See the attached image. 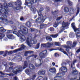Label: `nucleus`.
Returning a JSON list of instances; mask_svg holds the SVG:
<instances>
[{
	"label": "nucleus",
	"mask_w": 80,
	"mask_h": 80,
	"mask_svg": "<svg viewBox=\"0 0 80 80\" xmlns=\"http://www.w3.org/2000/svg\"><path fill=\"white\" fill-rule=\"evenodd\" d=\"M13 64V62H10L9 63V65H10V67L9 68V70H14V68L12 66Z\"/></svg>",
	"instance_id": "obj_17"
},
{
	"label": "nucleus",
	"mask_w": 80,
	"mask_h": 80,
	"mask_svg": "<svg viewBox=\"0 0 80 80\" xmlns=\"http://www.w3.org/2000/svg\"><path fill=\"white\" fill-rule=\"evenodd\" d=\"M68 3L70 6H72L73 5V3L70 1H68Z\"/></svg>",
	"instance_id": "obj_42"
},
{
	"label": "nucleus",
	"mask_w": 80,
	"mask_h": 80,
	"mask_svg": "<svg viewBox=\"0 0 80 80\" xmlns=\"http://www.w3.org/2000/svg\"><path fill=\"white\" fill-rule=\"evenodd\" d=\"M0 8H2L0 9V22L2 23L5 22V23H8V21L7 19V15H8V8L5 6L4 3L3 5L0 3Z\"/></svg>",
	"instance_id": "obj_1"
},
{
	"label": "nucleus",
	"mask_w": 80,
	"mask_h": 80,
	"mask_svg": "<svg viewBox=\"0 0 80 80\" xmlns=\"http://www.w3.org/2000/svg\"><path fill=\"white\" fill-rule=\"evenodd\" d=\"M53 50H55V49H51L49 50L50 52H52V51H53Z\"/></svg>",
	"instance_id": "obj_51"
},
{
	"label": "nucleus",
	"mask_w": 80,
	"mask_h": 80,
	"mask_svg": "<svg viewBox=\"0 0 80 80\" xmlns=\"http://www.w3.org/2000/svg\"><path fill=\"white\" fill-rule=\"evenodd\" d=\"M29 68L31 69H27L25 71V72L27 75H30V74L32 73V70H33L35 69V67L32 64H29Z\"/></svg>",
	"instance_id": "obj_7"
},
{
	"label": "nucleus",
	"mask_w": 80,
	"mask_h": 80,
	"mask_svg": "<svg viewBox=\"0 0 80 80\" xmlns=\"http://www.w3.org/2000/svg\"><path fill=\"white\" fill-rule=\"evenodd\" d=\"M37 55H32V56L28 57V58H27V59H29V58H30V57H33V58H35L36 57H37Z\"/></svg>",
	"instance_id": "obj_30"
},
{
	"label": "nucleus",
	"mask_w": 80,
	"mask_h": 80,
	"mask_svg": "<svg viewBox=\"0 0 80 80\" xmlns=\"http://www.w3.org/2000/svg\"><path fill=\"white\" fill-rule=\"evenodd\" d=\"M58 49L60 51H61V52H63V53L64 54L66 55L67 56H68V54L67 53V52H66L64 51V49L60 48H58Z\"/></svg>",
	"instance_id": "obj_15"
},
{
	"label": "nucleus",
	"mask_w": 80,
	"mask_h": 80,
	"mask_svg": "<svg viewBox=\"0 0 80 80\" xmlns=\"http://www.w3.org/2000/svg\"><path fill=\"white\" fill-rule=\"evenodd\" d=\"M45 70H41V75H45Z\"/></svg>",
	"instance_id": "obj_38"
},
{
	"label": "nucleus",
	"mask_w": 80,
	"mask_h": 80,
	"mask_svg": "<svg viewBox=\"0 0 80 80\" xmlns=\"http://www.w3.org/2000/svg\"><path fill=\"white\" fill-rule=\"evenodd\" d=\"M27 66H28L27 62V61L24 62L23 68H24H24H25L26 67H27Z\"/></svg>",
	"instance_id": "obj_24"
},
{
	"label": "nucleus",
	"mask_w": 80,
	"mask_h": 80,
	"mask_svg": "<svg viewBox=\"0 0 80 80\" xmlns=\"http://www.w3.org/2000/svg\"><path fill=\"white\" fill-rule=\"evenodd\" d=\"M76 60H74L72 62V65H71L72 68H73V66H74L75 63H76Z\"/></svg>",
	"instance_id": "obj_32"
},
{
	"label": "nucleus",
	"mask_w": 80,
	"mask_h": 80,
	"mask_svg": "<svg viewBox=\"0 0 80 80\" xmlns=\"http://www.w3.org/2000/svg\"><path fill=\"white\" fill-rule=\"evenodd\" d=\"M49 71L52 73H54L56 72V69L54 68H51L50 69Z\"/></svg>",
	"instance_id": "obj_19"
},
{
	"label": "nucleus",
	"mask_w": 80,
	"mask_h": 80,
	"mask_svg": "<svg viewBox=\"0 0 80 80\" xmlns=\"http://www.w3.org/2000/svg\"><path fill=\"white\" fill-rule=\"evenodd\" d=\"M0 73L1 74V75H5V74L4 73H3V72H0Z\"/></svg>",
	"instance_id": "obj_56"
},
{
	"label": "nucleus",
	"mask_w": 80,
	"mask_h": 80,
	"mask_svg": "<svg viewBox=\"0 0 80 80\" xmlns=\"http://www.w3.org/2000/svg\"><path fill=\"white\" fill-rule=\"evenodd\" d=\"M66 43L67 45H63L62 46V47L66 48H70V49H71L72 48V42L71 41H68Z\"/></svg>",
	"instance_id": "obj_9"
},
{
	"label": "nucleus",
	"mask_w": 80,
	"mask_h": 80,
	"mask_svg": "<svg viewBox=\"0 0 80 80\" xmlns=\"http://www.w3.org/2000/svg\"><path fill=\"white\" fill-rule=\"evenodd\" d=\"M4 53V52L3 51H1L0 52V55H2Z\"/></svg>",
	"instance_id": "obj_53"
},
{
	"label": "nucleus",
	"mask_w": 80,
	"mask_h": 80,
	"mask_svg": "<svg viewBox=\"0 0 80 80\" xmlns=\"http://www.w3.org/2000/svg\"><path fill=\"white\" fill-rule=\"evenodd\" d=\"M38 75H42V72L41 70L39 71L38 72Z\"/></svg>",
	"instance_id": "obj_46"
},
{
	"label": "nucleus",
	"mask_w": 80,
	"mask_h": 80,
	"mask_svg": "<svg viewBox=\"0 0 80 80\" xmlns=\"http://www.w3.org/2000/svg\"><path fill=\"white\" fill-rule=\"evenodd\" d=\"M4 41H6L7 42V41H8V39H7V38H5L4 39Z\"/></svg>",
	"instance_id": "obj_57"
},
{
	"label": "nucleus",
	"mask_w": 80,
	"mask_h": 80,
	"mask_svg": "<svg viewBox=\"0 0 80 80\" xmlns=\"http://www.w3.org/2000/svg\"><path fill=\"white\" fill-rule=\"evenodd\" d=\"M6 75L9 76H13V75H14V74L13 73L6 74Z\"/></svg>",
	"instance_id": "obj_45"
},
{
	"label": "nucleus",
	"mask_w": 80,
	"mask_h": 80,
	"mask_svg": "<svg viewBox=\"0 0 80 80\" xmlns=\"http://www.w3.org/2000/svg\"><path fill=\"white\" fill-rule=\"evenodd\" d=\"M33 52L32 51H26L25 52V53H32Z\"/></svg>",
	"instance_id": "obj_39"
},
{
	"label": "nucleus",
	"mask_w": 80,
	"mask_h": 80,
	"mask_svg": "<svg viewBox=\"0 0 80 80\" xmlns=\"http://www.w3.org/2000/svg\"><path fill=\"white\" fill-rule=\"evenodd\" d=\"M17 59H18V61H20V60H22V58H21V57H20V58H18Z\"/></svg>",
	"instance_id": "obj_55"
},
{
	"label": "nucleus",
	"mask_w": 80,
	"mask_h": 80,
	"mask_svg": "<svg viewBox=\"0 0 80 80\" xmlns=\"http://www.w3.org/2000/svg\"><path fill=\"white\" fill-rule=\"evenodd\" d=\"M74 32L75 33L76 36L77 38H79L80 37V28H77L75 27V24L73 22L71 24Z\"/></svg>",
	"instance_id": "obj_6"
},
{
	"label": "nucleus",
	"mask_w": 80,
	"mask_h": 80,
	"mask_svg": "<svg viewBox=\"0 0 80 80\" xmlns=\"http://www.w3.org/2000/svg\"><path fill=\"white\" fill-rule=\"evenodd\" d=\"M26 26L28 27H31V23L29 22H27L25 24Z\"/></svg>",
	"instance_id": "obj_22"
},
{
	"label": "nucleus",
	"mask_w": 80,
	"mask_h": 80,
	"mask_svg": "<svg viewBox=\"0 0 80 80\" xmlns=\"http://www.w3.org/2000/svg\"><path fill=\"white\" fill-rule=\"evenodd\" d=\"M13 29H14V30H16V28H16V27H15V26H14V27H13Z\"/></svg>",
	"instance_id": "obj_64"
},
{
	"label": "nucleus",
	"mask_w": 80,
	"mask_h": 80,
	"mask_svg": "<svg viewBox=\"0 0 80 80\" xmlns=\"http://www.w3.org/2000/svg\"><path fill=\"white\" fill-rule=\"evenodd\" d=\"M45 25H46V24H41L40 25V28H43L45 27Z\"/></svg>",
	"instance_id": "obj_34"
},
{
	"label": "nucleus",
	"mask_w": 80,
	"mask_h": 80,
	"mask_svg": "<svg viewBox=\"0 0 80 80\" xmlns=\"http://www.w3.org/2000/svg\"><path fill=\"white\" fill-rule=\"evenodd\" d=\"M20 29L21 31H18V32H17L16 31H14L13 32V33H15L18 36V37H20L21 35H23V34H27L28 33V28L25 27L23 26H21L20 27Z\"/></svg>",
	"instance_id": "obj_3"
},
{
	"label": "nucleus",
	"mask_w": 80,
	"mask_h": 80,
	"mask_svg": "<svg viewBox=\"0 0 80 80\" xmlns=\"http://www.w3.org/2000/svg\"><path fill=\"white\" fill-rule=\"evenodd\" d=\"M67 62L69 64L70 63V61H68V60H67Z\"/></svg>",
	"instance_id": "obj_61"
},
{
	"label": "nucleus",
	"mask_w": 80,
	"mask_h": 80,
	"mask_svg": "<svg viewBox=\"0 0 80 80\" xmlns=\"http://www.w3.org/2000/svg\"><path fill=\"white\" fill-rule=\"evenodd\" d=\"M38 15L39 16V17L37 18L36 19V21H38V20H41L42 22H43L44 21H45V18H46V17L45 16L43 17V15L40 12H39L38 11Z\"/></svg>",
	"instance_id": "obj_8"
},
{
	"label": "nucleus",
	"mask_w": 80,
	"mask_h": 80,
	"mask_svg": "<svg viewBox=\"0 0 80 80\" xmlns=\"http://www.w3.org/2000/svg\"><path fill=\"white\" fill-rule=\"evenodd\" d=\"M58 10L54 11L53 13L52 12V14H53V15H56L58 14Z\"/></svg>",
	"instance_id": "obj_37"
},
{
	"label": "nucleus",
	"mask_w": 80,
	"mask_h": 80,
	"mask_svg": "<svg viewBox=\"0 0 80 80\" xmlns=\"http://www.w3.org/2000/svg\"><path fill=\"white\" fill-rule=\"evenodd\" d=\"M55 57H57V56H59V54L58 53H55Z\"/></svg>",
	"instance_id": "obj_50"
},
{
	"label": "nucleus",
	"mask_w": 80,
	"mask_h": 80,
	"mask_svg": "<svg viewBox=\"0 0 80 80\" xmlns=\"http://www.w3.org/2000/svg\"><path fill=\"white\" fill-rule=\"evenodd\" d=\"M55 45L56 46H59L60 45V43L55 42Z\"/></svg>",
	"instance_id": "obj_41"
},
{
	"label": "nucleus",
	"mask_w": 80,
	"mask_h": 80,
	"mask_svg": "<svg viewBox=\"0 0 80 80\" xmlns=\"http://www.w3.org/2000/svg\"><path fill=\"white\" fill-rule=\"evenodd\" d=\"M3 80H8V79L7 78H4Z\"/></svg>",
	"instance_id": "obj_63"
},
{
	"label": "nucleus",
	"mask_w": 80,
	"mask_h": 80,
	"mask_svg": "<svg viewBox=\"0 0 80 80\" xmlns=\"http://www.w3.org/2000/svg\"><path fill=\"white\" fill-rule=\"evenodd\" d=\"M77 41H74L72 44V48H73V47H75L76 45H77Z\"/></svg>",
	"instance_id": "obj_29"
},
{
	"label": "nucleus",
	"mask_w": 80,
	"mask_h": 80,
	"mask_svg": "<svg viewBox=\"0 0 80 80\" xmlns=\"http://www.w3.org/2000/svg\"><path fill=\"white\" fill-rule=\"evenodd\" d=\"M58 25V22H56L53 25L54 27H55L56 28V27H57V26Z\"/></svg>",
	"instance_id": "obj_35"
},
{
	"label": "nucleus",
	"mask_w": 80,
	"mask_h": 80,
	"mask_svg": "<svg viewBox=\"0 0 80 80\" xmlns=\"http://www.w3.org/2000/svg\"><path fill=\"white\" fill-rule=\"evenodd\" d=\"M41 47L42 48H44V47H47V45L46 44L42 43V44L41 45Z\"/></svg>",
	"instance_id": "obj_33"
},
{
	"label": "nucleus",
	"mask_w": 80,
	"mask_h": 80,
	"mask_svg": "<svg viewBox=\"0 0 80 80\" xmlns=\"http://www.w3.org/2000/svg\"><path fill=\"white\" fill-rule=\"evenodd\" d=\"M64 11L65 12H66V13H68L69 12V9L68 8H64Z\"/></svg>",
	"instance_id": "obj_28"
},
{
	"label": "nucleus",
	"mask_w": 80,
	"mask_h": 80,
	"mask_svg": "<svg viewBox=\"0 0 80 80\" xmlns=\"http://www.w3.org/2000/svg\"><path fill=\"white\" fill-rule=\"evenodd\" d=\"M47 50H45L39 53V57L40 58H38V59H39L40 62V64H38L37 63H36L35 64V65L36 67H40V65H41L42 64V58H45L46 56H47Z\"/></svg>",
	"instance_id": "obj_5"
},
{
	"label": "nucleus",
	"mask_w": 80,
	"mask_h": 80,
	"mask_svg": "<svg viewBox=\"0 0 80 80\" xmlns=\"http://www.w3.org/2000/svg\"><path fill=\"white\" fill-rule=\"evenodd\" d=\"M80 12V8L78 7V10L77 11V12L76 13V15H77L79 13V12Z\"/></svg>",
	"instance_id": "obj_43"
},
{
	"label": "nucleus",
	"mask_w": 80,
	"mask_h": 80,
	"mask_svg": "<svg viewBox=\"0 0 80 80\" xmlns=\"http://www.w3.org/2000/svg\"><path fill=\"white\" fill-rule=\"evenodd\" d=\"M70 13L71 14H72L73 13V9L72 8H71L70 9Z\"/></svg>",
	"instance_id": "obj_40"
},
{
	"label": "nucleus",
	"mask_w": 80,
	"mask_h": 80,
	"mask_svg": "<svg viewBox=\"0 0 80 80\" xmlns=\"http://www.w3.org/2000/svg\"><path fill=\"white\" fill-rule=\"evenodd\" d=\"M25 48V46H24V45L22 44L21 45V47L20 48L18 49H16L13 51L14 53H16V52H17L18 51H21V50H23L24 48Z\"/></svg>",
	"instance_id": "obj_13"
},
{
	"label": "nucleus",
	"mask_w": 80,
	"mask_h": 80,
	"mask_svg": "<svg viewBox=\"0 0 80 80\" xmlns=\"http://www.w3.org/2000/svg\"><path fill=\"white\" fill-rule=\"evenodd\" d=\"M22 72V68L20 67V65H18L17 67L16 68V71H13L12 73H15V74H17V72L20 73Z\"/></svg>",
	"instance_id": "obj_10"
},
{
	"label": "nucleus",
	"mask_w": 80,
	"mask_h": 80,
	"mask_svg": "<svg viewBox=\"0 0 80 80\" xmlns=\"http://www.w3.org/2000/svg\"><path fill=\"white\" fill-rule=\"evenodd\" d=\"M30 29L31 31V32H33V29H32V28H30Z\"/></svg>",
	"instance_id": "obj_62"
},
{
	"label": "nucleus",
	"mask_w": 80,
	"mask_h": 80,
	"mask_svg": "<svg viewBox=\"0 0 80 80\" xmlns=\"http://www.w3.org/2000/svg\"><path fill=\"white\" fill-rule=\"evenodd\" d=\"M12 31L7 30V33H12Z\"/></svg>",
	"instance_id": "obj_47"
},
{
	"label": "nucleus",
	"mask_w": 80,
	"mask_h": 80,
	"mask_svg": "<svg viewBox=\"0 0 80 80\" xmlns=\"http://www.w3.org/2000/svg\"><path fill=\"white\" fill-rule=\"evenodd\" d=\"M74 35H75L73 32H70L69 34V37L70 38H73V37H74Z\"/></svg>",
	"instance_id": "obj_26"
},
{
	"label": "nucleus",
	"mask_w": 80,
	"mask_h": 80,
	"mask_svg": "<svg viewBox=\"0 0 80 80\" xmlns=\"http://www.w3.org/2000/svg\"><path fill=\"white\" fill-rule=\"evenodd\" d=\"M61 70L64 73H58L56 77L54 78V80H61L62 79V77H63V75H65L64 73L67 72V68L65 67H62L61 68Z\"/></svg>",
	"instance_id": "obj_4"
},
{
	"label": "nucleus",
	"mask_w": 80,
	"mask_h": 80,
	"mask_svg": "<svg viewBox=\"0 0 80 80\" xmlns=\"http://www.w3.org/2000/svg\"><path fill=\"white\" fill-rule=\"evenodd\" d=\"M20 20H21V21H23V17H21L20 18Z\"/></svg>",
	"instance_id": "obj_52"
},
{
	"label": "nucleus",
	"mask_w": 80,
	"mask_h": 80,
	"mask_svg": "<svg viewBox=\"0 0 80 80\" xmlns=\"http://www.w3.org/2000/svg\"><path fill=\"white\" fill-rule=\"evenodd\" d=\"M0 31L1 32L4 33V32H6V30H5V29H4L2 27H1L0 28Z\"/></svg>",
	"instance_id": "obj_23"
},
{
	"label": "nucleus",
	"mask_w": 80,
	"mask_h": 80,
	"mask_svg": "<svg viewBox=\"0 0 80 80\" xmlns=\"http://www.w3.org/2000/svg\"><path fill=\"white\" fill-rule=\"evenodd\" d=\"M50 30L51 31V32H53L55 30L54 29V28H50Z\"/></svg>",
	"instance_id": "obj_44"
},
{
	"label": "nucleus",
	"mask_w": 80,
	"mask_h": 80,
	"mask_svg": "<svg viewBox=\"0 0 80 80\" xmlns=\"http://www.w3.org/2000/svg\"><path fill=\"white\" fill-rule=\"evenodd\" d=\"M67 49H66V50L67 51V52H69V49L68 48H67Z\"/></svg>",
	"instance_id": "obj_59"
},
{
	"label": "nucleus",
	"mask_w": 80,
	"mask_h": 80,
	"mask_svg": "<svg viewBox=\"0 0 80 80\" xmlns=\"http://www.w3.org/2000/svg\"><path fill=\"white\" fill-rule=\"evenodd\" d=\"M7 37L9 39H13L14 36L12 34H10L7 36Z\"/></svg>",
	"instance_id": "obj_20"
},
{
	"label": "nucleus",
	"mask_w": 80,
	"mask_h": 80,
	"mask_svg": "<svg viewBox=\"0 0 80 80\" xmlns=\"http://www.w3.org/2000/svg\"><path fill=\"white\" fill-rule=\"evenodd\" d=\"M43 8H40V12H42V11H43Z\"/></svg>",
	"instance_id": "obj_49"
},
{
	"label": "nucleus",
	"mask_w": 80,
	"mask_h": 80,
	"mask_svg": "<svg viewBox=\"0 0 80 80\" xmlns=\"http://www.w3.org/2000/svg\"><path fill=\"white\" fill-rule=\"evenodd\" d=\"M50 37H52V38H57V37L58 36V34H57L55 35L52 34L50 35Z\"/></svg>",
	"instance_id": "obj_25"
},
{
	"label": "nucleus",
	"mask_w": 80,
	"mask_h": 80,
	"mask_svg": "<svg viewBox=\"0 0 80 80\" xmlns=\"http://www.w3.org/2000/svg\"><path fill=\"white\" fill-rule=\"evenodd\" d=\"M46 39L47 40H48V42H51L52 40V38H50L49 37H46Z\"/></svg>",
	"instance_id": "obj_27"
},
{
	"label": "nucleus",
	"mask_w": 80,
	"mask_h": 80,
	"mask_svg": "<svg viewBox=\"0 0 80 80\" xmlns=\"http://www.w3.org/2000/svg\"><path fill=\"white\" fill-rule=\"evenodd\" d=\"M65 63H62V66H64V65H65Z\"/></svg>",
	"instance_id": "obj_58"
},
{
	"label": "nucleus",
	"mask_w": 80,
	"mask_h": 80,
	"mask_svg": "<svg viewBox=\"0 0 80 80\" xmlns=\"http://www.w3.org/2000/svg\"><path fill=\"white\" fill-rule=\"evenodd\" d=\"M61 0H55L54 2H60Z\"/></svg>",
	"instance_id": "obj_60"
},
{
	"label": "nucleus",
	"mask_w": 80,
	"mask_h": 80,
	"mask_svg": "<svg viewBox=\"0 0 80 80\" xmlns=\"http://www.w3.org/2000/svg\"><path fill=\"white\" fill-rule=\"evenodd\" d=\"M30 10L32 12H37V9L35 8L34 7L32 6L30 8Z\"/></svg>",
	"instance_id": "obj_21"
},
{
	"label": "nucleus",
	"mask_w": 80,
	"mask_h": 80,
	"mask_svg": "<svg viewBox=\"0 0 80 80\" xmlns=\"http://www.w3.org/2000/svg\"><path fill=\"white\" fill-rule=\"evenodd\" d=\"M46 44V47H52L53 45V44L52 43H50L49 42H48Z\"/></svg>",
	"instance_id": "obj_16"
},
{
	"label": "nucleus",
	"mask_w": 80,
	"mask_h": 80,
	"mask_svg": "<svg viewBox=\"0 0 80 80\" xmlns=\"http://www.w3.org/2000/svg\"><path fill=\"white\" fill-rule=\"evenodd\" d=\"M74 68H73V72H72V74H74V75H77L78 74V72L77 71V70H75V68L74 67H73Z\"/></svg>",
	"instance_id": "obj_18"
},
{
	"label": "nucleus",
	"mask_w": 80,
	"mask_h": 80,
	"mask_svg": "<svg viewBox=\"0 0 80 80\" xmlns=\"http://www.w3.org/2000/svg\"><path fill=\"white\" fill-rule=\"evenodd\" d=\"M14 3L17 7L15 8L16 10H19V9H22L23 7H20V5H22V1L21 0H17L15 2H11L10 3L7 4L6 3H4V7H6V8H8L7 7H13V4Z\"/></svg>",
	"instance_id": "obj_2"
},
{
	"label": "nucleus",
	"mask_w": 80,
	"mask_h": 80,
	"mask_svg": "<svg viewBox=\"0 0 80 80\" xmlns=\"http://www.w3.org/2000/svg\"><path fill=\"white\" fill-rule=\"evenodd\" d=\"M52 66H55V63L54 62H52Z\"/></svg>",
	"instance_id": "obj_54"
},
{
	"label": "nucleus",
	"mask_w": 80,
	"mask_h": 80,
	"mask_svg": "<svg viewBox=\"0 0 80 80\" xmlns=\"http://www.w3.org/2000/svg\"><path fill=\"white\" fill-rule=\"evenodd\" d=\"M62 18V17H58L57 19V20H60Z\"/></svg>",
	"instance_id": "obj_48"
},
{
	"label": "nucleus",
	"mask_w": 80,
	"mask_h": 80,
	"mask_svg": "<svg viewBox=\"0 0 80 80\" xmlns=\"http://www.w3.org/2000/svg\"><path fill=\"white\" fill-rule=\"evenodd\" d=\"M36 80H47V78L45 77L44 78L42 76H39L37 78Z\"/></svg>",
	"instance_id": "obj_14"
},
{
	"label": "nucleus",
	"mask_w": 80,
	"mask_h": 80,
	"mask_svg": "<svg viewBox=\"0 0 80 80\" xmlns=\"http://www.w3.org/2000/svg\"><path fill=\"white\" fill-rule=\"evenodd\" d=\"M5 37V34L3 33H0V39L3 38Z\"/></svg>",
	"instance_id": "obj_31"
},
{
	"label": "nucleus",
	"mask_w": 80,
	"mask_h": 80,
	"mask_svg": "<svg viewBox=\"0 0 80 80\" xmlns=\"http://www.w3.org/2000/svg\"><path fill=\"white\" fill-rule=\"evenodd\" d=\"M62 27L60 28V33L62 32L63 31L65 30V27H68V22H65L63 21L62 22Z\"/></svg>",
	"instance_id": "obj_11"
},
{
	"label": "nucleus",
	"mask_w": 80,
	"mask_h": 80,
	"mask_svg": "<svg viewBox=\"0 0 80 80\" xmlns=\"http://www.w3.org/2000/svg\"><path fill=\"white\" fill-rule=\"evenodd\" d=\"M27 44L29 47H31V44H35L37 42V40H34L33 41H32L30 42V40L28 38L27 39Z\"/></svg>",
	"instance_id": "obj_12"
},
{
	"label": "nucleus",
	"mask_w": 80,
	"mask_h": 80,
	"mask_svg": "<svg viewBox=\"0 0 80 80\" xmlns=\"http://www.w3.org/2000/svg\"><path fill=\"white\" fill-rule=\"evenodd\" d=\"M39 48H40V43H38L35 47L36 49H38Z\"/></svg>",
	"instance_id": "obj_36"
}]
</instances>
